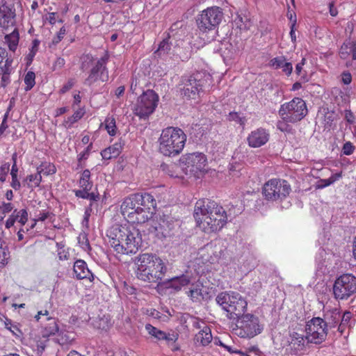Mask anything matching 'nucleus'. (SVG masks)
<instances>
[{"mask_svg": "<svg viewBox=\"0 0 356 356\" xmlns=\"http://www.w3.org/2000/svg\"><path fill=\"white\" fill-rule=\"evenodd\" d=\"M40 45V41L37 39H35L32 41L31 49H30V52L28 54V59L30 62L33 60V58L35 56L36 53L38 51Z\"/></svg>", "mask_w": 356, "mask_h": 356, "instance_id": "obj_51", "label": "nucleus"}, {"mask_svg": "<svg viewBox=\"0 0 356 356\" xmlns=\"http://www.w3.org/2000/svg\"><path fill=\"white\" fill-rule=\"evenodd\" d=\"M323 322L327 330L333 328H338L341 319V313L338 309H332L325 312Z\"/></svg>", "mask_w": 356, "mask_h": 356, "instance_id": "obj_23", "label": "nucleus"}, {"mask_svg": "<svg viewBox=\"0 0 356 356\" xmlns=\"http://www.w3.org/2000/svg\"><path fill=\"white\" fill-rule=\"evenodd\" d=\"M271 65L275 68H281L284 67V71L285 72L286 75H289V63L286 62V60L284 57L280 56L275 58L270 61Z\"/></svg>", "mask_w": 356, "mask_h": 356, "instance_id": "obj_41", "label": "nucleus"}, {"mask_svg": "<svg viewBox=\"0 0 356 356\" xmlns=\"http://www.w3.org/2000/svg\"><path fill=\"white\" fill-rule=\"evenodd\" d=\"M58 15L57 13L52 12L48 14V16L46 17V20L51 24L54 25L56 22H63L62 19H58Z\"/></svg>", "mask_w": 356, "mask_h": 356, "instance_id": "obj_52", "label": "nucleus"}, {"mask_svg": "<svg viewBox=\"0 0 356 356\" xmlns=\"http://www.w3.org/2000/svg\"><path fill=\"white\" fill-rule=\"evenodd\" d=\"M351 55L353 60H356V42L348 41L344 42L340 49L339 56L342 59H346Z\"/></svg>", "mask_w": 356, "mask_h": 356, "instance_id": "obj_29", "label": "nucleus"}, {"mask_svg": "<svg viewBox=\"0 0 356 356\" xmlns=\"http://www.w3.org/2000/svg\"><path fill=\"white\" fill-rule=\"evenodd\" d=\"M160 170L170 177L184 179L183 169L181 170L180 165L175 162L163 163L160 165Z\"/></svg>", "mask_w": 356, "mask_h": 356, "instance_id": "obj_26", "label": "nucleus"}, {"mask_svg": "<svg viewBox=\"0 0 356 356\" xmlns=\"http://www.w3.org/2000/svg\"><path fill=\"white\" fill-rule=\"evenodd\" d=\"M12 73L11 71L0 70V74H1L0 86L6 88L10 83V75Z\"/></svg>", "mask_w": 356, "mask_h": 356, "instance_id": "obj_46", "label": "nucleus"}, {"mask_svg": "<svg viewBox=\"0 0 356 356\" xmlns=\"http://www.w3.org/2000/svg\"><path fill=\"white\" fill-rule=\"evenodd\" d=\"M202 328L194 337V343L196 346H207L213 340L211 330L204 322H202Z\"/></svg>", "mask_w": 356, "mask_h": 356, "instance_id": "obj_24", "label": "nucleus"}, {"mask_svg": "<svg viewBox=\"0 0 356 356\" xmlns=\"http://www.w3.org/2000/svg\"><path fill=\"white\" fill-rule=\"evenodd\" d=\"M9 252L7 249L0 245V269L7 264Z\"/></svg>", "mask_w": 356, "mask_h": 356, "instance_id": "obj_47", "label": "nucleus"}, {"mask_svg": "<svg viewBox=\"0 0 356 356\" xmlns=\"http://www.w3.org/2000/svg\"><path fill=\"white\" fill-rule=\"evenodd\" d=\"M65 33H66L65 27V26L61 27L57 34L56 38L54 39V42L58 43L60 41H61L62 39L63 38L64 35H65Z\"/></svg>", "mask_w": 356, "mask_h": 356, "instance_id": "obj_63", "label": "nucleus"}, {"mask_svg": "<svg viewBox=\"0 0 356 356\" xmlns=\"http://www.w3.org/2000/svg\"><path fill=\"white\" fill-rule=\"evenodd\" d=\"M186 140L187 136L181 128L168 127L162 129L158 139V151L165 156L175 157L182 152Z\"/></svg>", "mask_w": 356, "mask_h": 356, "instance_id": "obj_5", "label": "nucleus"}, {"mask_svg": "<svg viewBox=\"0 0 356 356\" xmlns=\"http://www.w3.org/2000/svg\"><path fill=\"white\" fill-rule=\"evenodd\" d=\"M145 330L149 335L154 337L159 341L165 340L168 343L170 341L176 342L179 338L178 334L174 332L166 333L151 324H146Z\"/></svg>", "mask_w": 356, "mask_h": 356, "instance_id": "obj_22", "label": "nucleus"}, {"mask_svg": "<svg viewBox=\"0 0 356 356\" xmlns=\"http://www.w3.org/2000/svg\"><path fill=\"white\" fill-rule=\"evenodd\" d=\"M137 265V277L148 283H160L167 272L163 260L153 253L140 254Z\"/></svg>", "mask_w": 356, "mask_h": 356, "instance_id": "obj_4", "label": "nucleus"}, {"mask_svg": "<svg viewBox=\"0 0 356 356\" xmlns=\"http://www.w3.org/2000/svg\"><path fill=\"white\" fill-rule=\"evenodd\" d=\"M159 101V95L154 90H147L138 98L133 113L140 120H147L154 112Z\"/></svg>", "mask_w": 356, "mask_h": 356, "instance_id": "obj_10", "label": "nucleus"}, {"mask_svg": "<svg viewBox=\"0 0 356 356\" xmlns=\"http://www.w3.org/2000/svg\"><path fill=\"white\" fill-rule=\"evenodd\" d=\"M305 58H302L301 61L296 64V73L298 76H301L302 77H304L305 75V72H302V66L305 65Z\"/></svg>", "mask_w": 356, "mask_h": 356, "instance_id": "obj_58", "label": "nucleus"}, {"mask_svg": "<svg viewBox=\"0 0 356 356\" xmlns=\"http://www.w3.org/2000/svg\"><path fill=\"white\" fill-rule=\"evenodd\" d=\"M49 321V326L45 327L42 331V337L36 341V348L38 353H42L47 346L48 341V337L54 335L58 331V327L53 319L48 318Z\"/></svg>", "mask_w": 356, "mask_h": 356, "instance_id": "obj_19", "label": "nucleus"}, {"mask_svg": "<svg viewBox=\"0 0 356 356\" xmlns=\"http://www.w3.org/2000/svg\"><path fill=\"white\" fill-rule=\"evenodd\" d=\"M216 300L222 309L227 312V316L230 318L234 316L240 317L247 310L246 300L235 291L221 292L218 293Z\"/></svg>", "mask_w": 356, "mask_h": 356, "instance_id": "obj_7", "label": "nucleus"}, {"mask_svg": "<svg viewBox=\"0 0 356 356\" xmlns=\"http://www.w3.org/2000/svg\"><path fill=\"white\" fill-rule=\"evenodd\" d=\"M9 171L10 164L8 163H4L0 166V182L6 181Z\"/></svg>", "mask_w": 356, "mask_h": 356, "instance_id": "obj_49", "label": "nucleus"}, {"mask_svg": "<svg viewBox=\"0 0 356 356\" xmlns=\"http://www.w3.org/2000/svg\"><path fill=\"white\" fill-rule=\"evenodd\" d=\"M90 191V190H86V188H83V190H76L74 191V194L77 197L86 199L88 198V191Z\"/></svg>", "mask_w": 356, "mask_h": 356, "instance_id": "obj_61", "label": "nucleus"}, {"mask_svg": "<svg viewBox=\"0 0 356 356\" xmlns=\"http://www.w3.org/2000/svg\"><path fill=\"white\" fill-rule=\"evenodd\" d=\"M296 321L293 320L292 327L294 330L291 334V350L296 355H300L305 350L307 342L306 336L304 335L305 324V312L302 304L297 305L296 314L294 315Z\"/></svg>", "mask_w": 356, "mask_h": 356, "instance_id": "obj_9", "label": "nucleus"}, {"mask_svg": "<svg viewBox=\"0 0 356 356\" xmlns=\"http://www.w3.org/2000/svg\"><path fill=\"white\" fill-rule=\"evenodd\" d=\"M213 83L211 75L204 71L193 73L185 79L182 94L187 99H196L206 89L209 90Z\"/></svg>", "mask_w": 356, "mask_h": 356, "instance_id": "obj_6", "label": "nucleus"}, {"mask_svg": "<svg viewBox=\"0 0 356 356\" xmlns=\"http://www.w3.org/2000/svg\"><path fill=\"white\" fill-rule=\"evenodd\" d=\"M356 293V277L343 274L337 277L333 285V293L337 300H347Z\"/></svg>", "mask_w": 356, "mask_h": 356, "instance_id": "obj_14", "label": "nucleus"}, {"mask_svg": "<svg viewBox=\"0 0 356 356\" xmlns=\"http://www.w3.org/2000/svg\"><path fill=\"white\" fill-rule=\"evenodd\" d=\"M122 150V145L120 143H115L113 145L105 148L101 152V156L104 160H110L117 158Z\"/></svg>", "mask_w": 356, "mask_h": 356, "instance_id": "obj_28", "label": "nucleus"}, {"mask_svg": "<svg viewBox=\"0 0 356 356\" xmlns=\"http://www.w3.org/2000/svg\"><path fill=\"white\" fill-rule=\"evenodd\" d=\"M37 171L40 175H52L56 172V168L54 163L44 161L37 167Z\"/></svg>", "mask_w": 356, "mask_h": 356, "instance_id": "obj_35", "label": "nucleus"}, {"mask_svg": "<svg viewBox=\"0 0 356 356\" xmlns=\"http://www.w3.org/2000/svg\"><path fill=\"white\" fill-rule=\"evenodd\" d=\"M156 202L148 193H133L124 197L120 204V213L127 222L144 224L152 218Z\"/></svg>", "mask_w": 356, "mask_h": 356, "instance_id": "obj_2", "label": "nucleus"}, {"mask_svg": "<svg viewBox=\"0 0 356 356\" xmlns=\"http://www.w3.org/2000/svg\"><path fill=\"white\" fill-rule=\"evenodd\" d=\"M213 343L216 346H219L224 348L226 350H227L230 353H232V351L234 349L232 346L224 343L218 337H215L213 339Z\"/></svg>", "mask_w": 356, "mask_h": 356, "instance_id": "obj_57", "label": "nucleus"}, {"mask_svg": "<svg viewBox=\"0 0 356 356\" xmlns=\"http://www.w3.org/2000/svg\"><path fill=\"white\" fill-rule=\"evenodd\" d=\"M12 63H13V59L7 58L5 60L4 65L3 66L0 65V70L13 72Z\"/></svg>", "mask_w": 356, "mask_h": 356, "instance_id": "obj_62", "label": "nucleus"}, {"mask_svg": "<svg viewBox=\"0 0 356 356\" xmlns=\"http://www.w3.org/2000/svg\"><path fill=\"white\" fill-rule=\"evenodd\" d=\"M101 127H104L108 134L112 137L116 136L118 131L116 121L113 116H107L104 122L101 123Z\"/></svg>", "mask_w": 356, "mask_h": 356, "instance_id": "obj_31", "label": "nucleus"}, {"mask_svg": "<svg viewBox=\"0 0 356 356\" xmlns=\"http://www.w3.org/2000/svg\"><path fill=\"white\" fill-rule=\"evenodd\" d=\"M305 332L308 343H321L325 340L328 333L321 318H313L308 322L305 321Z\"/></svg>", "mask_w": 356, "mask_h": 356, "instance_id": "obj_15", "label": "nucleus"}, {"mask_svg": "<svg viewBox=\"0 0 356 356\" xmlns=\"http://www.w3.org/2000/svg\"><path fill=\"white\" fill-rule=\"evenodd\" d=\"M229 121H234L241 126L245 124L246 119L245 117H241L238 112H230L227 116Z\"/></svg>", "mask_w": 356, "mask_h": 356, "instance_id": "obj_44", "label": "nucleus"}, {"mask_svg": "<svg viewBox=\"0 0 356 356\" xmlns=\"http://www.w3.org/2000/svg\"><path fill=\"white\" fill-rule=\"evenodd\" d=\"M79 186L82 188L86 190H91L92 187V182L90 181V172L89 170H85L81 174L79 179Z\"/></svg>", "mask_w": 356, "mask_h": 356, "instance_id": "obj_39", "label": "nucleus"}, {"mask_svg": "<svg viewBox=\"0 0 356 356\" xmlns=\"http://www.w3.org/2000/svg\"><path fill=\"white\" fill-rule=\"evenodd\" d=\"M341 177H342L341 172H337V173H335V174L331 175L328 179H320L318 181L317 188H323L326 186H328L332 184L333 183H334L335 181H337V180H339Z\"/></svg>", "mask_w": 356, "mask_h": 356, "instance_id": "obj_40", "label": "nucleus"}, {"mask_svg": "<svg viewBox=\"0 0 356 356\" xmlns=\"http://www.w3.org/2000/svg\"><path fill=\"white\" fill-rule=\"evenodd\" d=\"M12 159L13 161V163L11 170H10V175L12 177V181L10 183V186L15 191H18L21 188V184L17 178L18 168L17 165V155H16V154H14L13 155Z\"/></svg>", "mask_w": 356, "mask_h": 356, "instance_id": "obj_32", "label": "nucleus"}, {"mask_svg": "<svg viewBox=\"0 0 356 356\" xmlns=\"http://www.w3.org/2000/svg\"><path fill=\"white\" fill-rule=\"evenodd\" d=\"M92 149V143H90L86 148L85 149L81 152L80 154L77 156V160L79 163H81L82 161L87 160L90 152Z\"/></svg>", "mask_w": 356, "mask_h": 356, "instance_id": "obj_48", "label": "nucleus"}, {"mask_svg": "<svg viewBox=\"0 0 356 356\" xmlns=\"http://www.w3.org/2000/svg\"><path fill=\"white\" fill-rule=\"evenodd\" d=\"M289 102H286L281 106L279 111L280 119L278 120L277 127L282 132L289 131Z\"/></svg>", "mask_w": 356, "mask_h": 356, "instance_id": "obj_25", "label": "nucleus"}, {"mask_svg": "<svg viewBox=\"0 0 356 356\" xmlns=\"http://www.w3.org/2000/svg\"><path fill=\"white\" fill-rule=\"evenodd\" d=\"M179 161L184 165V173L195 179L203 177L208 172L207 158L203 153L186 154L180 158Z\"/></svg>", "mask_w": 356, "mask_h": 356, "instance_id": "obj_8", "label": "nucleus"}, {"mask_svg": "<svg viewBox=\"0 0 356 356\" xmlns=\"http://www.w3.org/2000/svg\"><path fill=\"white\" fill-rule=\"evenodd\" d=\"M74 277L77 280H88L90 282L94 281V275L88 268L87 263L83 259H77L73 265Z\"/></svg>", "mask_w": 356, "mask_h": 356, "instance_id": "obj_20", "label": "nucleus"}, {"mask_svg": "<svg viewBox=\"0 0 356 356\" xmlns=\"http://www.w3.org/2000/svg\"><path fill=\"white\" fill-rule=\"evenodd\" d=\"M29 220V213L26 209L19 210L14 209L12 213L8 217L4 222L5 228L10 229L13 227L16 222L19 223L21 227L26 225Z\"/></svg>", "mask_w": 356, "mask_h": 356, "instance_id": "obj_18", "label": "nucleus"}, {"mask_svg": "<svg viewBox=\"0 0 356 356\" xmlns=\"http://www.w3.org/2000/svg\"><path fill=\"white\" fill-rule=\"evenodd\" d=\"M74 101L72 103V108H75L76 106H79V104L81 102V97L80 95V92H78L77 94L74 95Z\"/></svg>", "mask_w": 356, "mask_h": 356, "instance_id": "obj_64", "label": "nucleus"}, {"mask_svg": "<svg viewBox=\"0 0 356 356\" xmlns=\"http://www.w3.org/2000/svg\"><path fill=\"white\" fill-rule=\"evenodd\" d=\"M223 18V13L218 6H211L203 10L197 15L196 23L198 29L207 33L218 26Z\"/></svg>", "mask_w": 356, "mask_h": 356, "instance_id": "obj_11", "label": "nucleus"}, {"mask_svg": "<svg viewBox=\"0 0 356 356\" xmlns=\"http://www.w3.org/2000/svg\"><path fill=\"white\" fill-rule=\"evenodd\" d=\"M307 113L305 102L300 98L291 101V122L299 121Z\"/></svg>", "mask_w": 356, "mask_h": 356, "instance_id": "obj_21", "label": "nucleus"}, {"mask_svg": "<svg viewBox=\"0 0 356 356\" xmlns=\"http://www.w3.org/2000/svg\"><path fill=\"white\" fill-rule=\"evenodd\" d=\"M354 149L355 147L353 144L350 142H346L343 146L342 152L345 155H350L353 153Z\"/></svg>", "mask_w": 356, "mask_h": 356, "instance_id": "obj_55", "label": "nucleus"}, {"mask_svg": "<svg viewBox=\"0 0 356 356\" xmlns=\"http://www.w3.org/2000/svg\"><path fill=\"white\" fill-rule=\"evenodd\" d=\"M86 113V109L85 107H80L77 108L72 115L68 117L67 119H65L63 122V125L66 129H70L73 127L74 124L77 122L79 120H80L85 115Z\"/></svg>", "mask_w": 356, "mask_h": 356, "instance_id": "obj_30", "label": "nucleus"}, {"mask_svg": "<svg viewBox=\"0 0 356 356\" xmlns=\"http://www.w3.org/2000/svg\"><path fill=\"white\" fill-rule=\"evenodd\" d=\"M3 324L5 326V328L8 330L11 333L17 337H21L22 336V332L19 327V325L14 323L13 321L8 317H5V320L3 321Z\"/></svg>", "mask_w": 356, "mask_h": 356, "instance_id": "obj_38", "label": "nucleus"}, {"mask_svg": "<svg viewBox=\"0 0 356 356\" xmlns=\"http://www.w3.org/2000/svg\"><path fill=\"white\" fill-rule=\"evenodd\" d=\"M65 60L63 58L58 57L53 64V70H60L64 67Z\"/></svg>", "mask_w": 356, "mask_h": 356, "instance_id": "obj_59", "label": "nucleus"}, {"mask_svg": "<svg viewBox=\"0 0 356 356\" xmlns=\"http://www.w3.org/2000/svg\"><path fill=\"white\" fill-rule=\"evenodd\" d=\"M238 318L235 334L239 337L251 339L262 332L263 327L257 316L251 314H243Z\"/></svg>", "mask_w": 356, "mask_h": 356, "instance_id": "obj_12", "label": "nucleus"}, {"mask_svg": "<svg viewBox=\"0 0 356 356\" xmlns=\"http://www.w3.org/2000/svg\"><path fill=\"white\" fill-rule=\"evenodd\" d=\"M15 13L7 7L0 8V26L8 29L15 24Z\"/></svg>", "mask_w": 356, "mask_h": 356, "instance_id": "obj_27", "label": "nucleus"}, {"mask_svg": "<svg viewBox=\"0 0 356 356\" xmlns=\"http://www.w3.org/2000/svg\"><path fill=\"white\" fill-rule=\"evenodd\" d=\"M190 280L186 275H181L179 277H175L170 280V286L179 291L182 286H186L189 284Z\"/></svg>", "mask_w": 356, "mask_h": 356, "instance_id": "obj_36", "label": "nucleus"}, {"mask_svg": "<svg viewBox=\"0 0 356 356\" xmlns=\"http://www.w3.org/2000/svg\"><path fill=\"white\" fill-rule=\"evenodd\" d=\"M108 60L109 55L108 52H106L102 57L97 60L95 65L90 70L88 76L84 81L85 85L91 86L99 81L102 82L108 81L109 76L106 65Z\"/></svg>", "mask_w": 356, "mask_h": 356, "instance_id": "obj_16", "label": "nucleus"}, {"mask_svg": "<svg viewBox=\"0 0 356 356\" xmlns=\"http://www.w3.org/2000/svg\"><path fill=\"white\" fill-rule=\"evenodd\" d=\"M54 216V214L49 211H43L42 212H40V213L35 216V219L38 221H44L47 218H50Z\"/></svg>", "mask_w": 356, "mask_h": 356, "instance_id": "obj_53", "label": "nucleus"}, {"mask_svg": "<svg viewBox=\"0 0 356 356\" xmlns=\"http://www.w3.org/2000/svg\"><path fill=\"white\" fill-rule=\"evenodd\" d=\"M193 218L196 226L206 234H216L226 225L228 216L218 202L209 198H200L194 206Z\"/></svg>", "mask_w": 356, "mask_h": 356, "instance_id": "obj_1", "label": "nucleus"}, {"mask_svg": "<svg viewBox=\"0 0 356 356\" xmlns=\"http://www.w3.org/2000/svg\"><path fill=\"white\" fill-rule=\"evenodd\" d=\"M202 287V286L197 283L191 284L189 290L187 291V295L192 301L200 302L203 299Z\"/></svg>", "mask_w": 356, "mask_h": 356, "instance_id": "obj_33", "label": "nucleus"}, {"mask_svg": "<svg viewBox=\"0 0 356 356\" xmlns=\"http://www.w3.org/2000/svg\"><path fill=\"white\" fill-rule=\"evenodd\" d=\"M270 134L268 130L260 127L252 131L247 137V142L250 147L258 148L268 143Z\"/></svg>", "mask_w": 356, "mask_h": 356, "instance_id": "obj_17", "label": "nucleus"}, {"mask_svg": "<svg viewBox=\"0 0 356 356\" xmlns=\"http://www.w3.org/2000/svg\"><path fill=\"white\" fill-rule=\"evenodd\" d=\"M74 80L73 79H70L60 89L59 93L62 95L65 94L74 86Z\"/></svg>", "mask_w": 356, "mask_h": 356, "instance_id": "obj_54", "label": "nucleus"}, {"mask_svg": "<svg viewBox=\"0 0 356 356\" xmlns=\"http://www.w3.org/2000/svg\"><path fill=\"white\" fill-rule=\"evenodd\" d=\"M35 75L33 72H28L24 77V83L26 84L25 90L26 91L30 90L35 85Z\"/></svg>", "mask_w": 356, "mask_h": 356, "instance_id": "obj_43", "label": "nucleus"}, {"mask_svg": "<svg viewBox=\"0 0 356 356\" xmlns=\"http://www.w3.org/2000/svg\"><path fill=\"white\" fill-rule=\"evenodd\" d=\"M19 35L17 29H15L12 33L5 36V40L8 44L10 51H15L19 43Z\"/></svg>", "mask_w": 356, "mask_h": 356, "instance_id": "obj_34", "label": "nucleus"}, {"mask_svg": "<svg viewBox=\"0 0 356 356\" xmlns=\"http://www.w3.org/2000/svg\"><path fill=\"white\" fill-rule=\"evenodd\" d=\"M14 209V204L11 202H2L0 204V223L3 222L6 215Z\"/></svg>", "mask_w": 356, "mask_h": 356, "instance_id": "obj_42", "label": "nucleus"}, {"mask_svg": "<svg viewBox=\"0 0 356 356\" xmlns=\"http://www.w3.org/2000/svg\"><path fill=\"white\" fill-rule=\"evenodd\" d=\"M24 181L29 188L34 189L38 187L42 182V175L38 172L35 174H31L26 176Z\"/></svg>", "mask_w": 356, "mask_h": 356, "instance_id": "obj_37", "label": "nucleus"}, {"mask_svg": "<svg viewBox=\"0 0 356 356\" xmlns=\"http://www.w3.org/2000/svg\"><path fill=\"white\" fill-rule=\"evenodd\" d=\"M351 318V313L349 312H344L343 316L341 315V323L338 326L337 330L341 333L343 332L342 327L347 325Z\"/></svg>", "mask_w": 356, "mask_h": 356, "instance_id": "obj_50", "label": "nucleus"}, {"mask_svg": "<svg viewBox=\"0 0 356 356\" xmlns=\"http://www.w3.org/2000/svg\"><path fill=\"white\" fill-rule=\"evenodd\" d=\"M170 44L167 39L163 40L155 53H158L159 56L166 54L170 50Z\"/></svg>", "mask_w": 356, "mask_h": 356, "instance_id": "obj_45", "label": "nucleus"}, {"mask_svg": "<svg viewBox=\"0 0 356 356\" xmlns=\"http://www.w3.org/2000/svg\"><path fill=\"white\" fill-rule=\"evenodd\" d=\"M92 209L91 208H86L84 212L83 219L82 221V225L83 226L88 227L89 222V218L91 215Z\"/></svg>", "mask_w": 356, "mask_h": 356, "instance_id": "obj_60", "label": "nucleus"}, {"mask_svg": "<svg viewBox=\"0 0 356 356\" xmlns=\"http://www.w3.org/2000/svg\"><path fill=\"white\" fill-rule=\"evenodd\" d=\"M106 236L114 251L121 254H131L138 252L142 244V236L133 224H115L108 229Z\"/></svg>", "mask_w": 356, "mask_h": 356, "instance_id": "obj_3", "label": "nucleus"}, {"mask_svg": "<svg viewBox=\"0 0 356 356\" xmlns=\"http://www.w3.org/2000/svg\"><path fill=\"white\" fill-rule=\"evenodd\" d=\"M289 193V186L286 180L270 179L266 181L262 188V194L268 201H282Z\"/></svg>", "mask_w": 356, "mask_h": 356, "instance_id": "obj_13", "label": "nucleus"}, {"mask_svg": "<svg viewBox=\"0 0 356 356\" xmlns=\"http://www.w3.org/2000/svg\"><path fill=\"white\" fill-rule=\"evenodd\" d=\"M291 22H293V24L291 26V40L292 42H296V38H297L296 35L295 33V31L296 30V15L294 16V19H293L292 15H291Z\"/></svg>", "mask_w": 356, "mask_h": 356, "instance_id": "obj_56", "label": "nucleus"}]
</instances>
